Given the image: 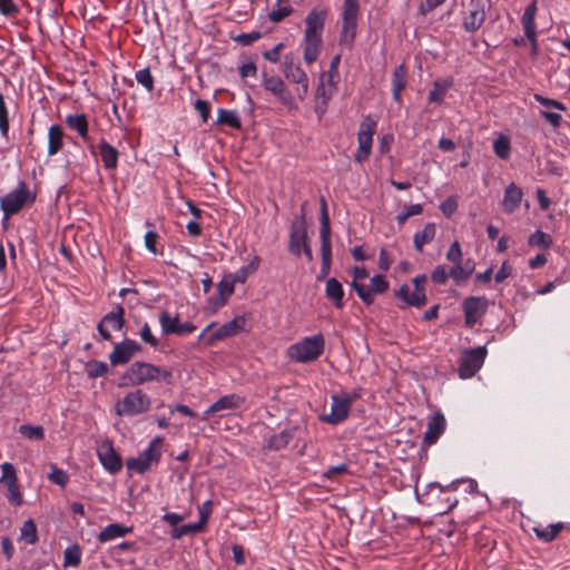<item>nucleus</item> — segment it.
<instances>
[{
	"mask_svg": "<svg viewBox=\"0 0 570 570\" xmlns=\"http://www.w3.org/2000/svg\"><path fill=\"white\" fill-rule=\"evenodd\" d=\"M327 14V9H312L305 18L303 57L308 66L314 63L321 53Z\"/></svg>",
	"mask_w": 570,
	"mask_h": 570,
	"instance_id": "nucleus-1",
	"label": "nucleus"
},
{
	"mask_svg": "<svg viewBox=\"0 0 570 570\" xmlns=\"http://www.w3.org/2000/svg\"><path fill=\"white\" fill-rule=\"evenodd\" d=\"M173 372L153 363L136 361L124 372L125 385L140 386L151 382H170Z\"/></svg>",
	"mask_w": 570,
	"mask_h": 570,
	"instance_id": "nucleus-2",
	"label": "nucleus"
},
{
	"mask_svg": "<svg viewBox=\"0 0 570 570\" xmlns=\"http://www.w3.org/2000/svg\"><path fill=\"white\" fill-rule=\"evenodd\" d=\"M325 348V338L322 333L313 336H305L298 342L289 345L287 356L297 363H309L317 360Z\"/></svg>",
	"mask_w": 570,
	"mask_h": 570,
	"instance_id": "nucleus-3",
	"label": "nucleus"
},
{
	"mask_svg": "<svg viewBox=\"0 0 570 570\" xmlns=\"http://www.w3.org/2000/svg\"><path fill=\"white\" fill-rule=\"evenodd\" d=\"M360 14L358 0H344L341 13L340 43L352 48L357 35V22Z\"/></svg>",
	"mask_w": 570,
	"mask_h": 570,
	"instance_id": "nucleus-4",
	"label": "nucleus"
},
{
	"mask_svg": "<svg viewBox=\"0 0 570 570\" xmlns=\"http://www.w3.org/2000/svg\"><path fill=\"white\" fill-rule=\"evenodd\" d=\"M151 399L140 389H136L125 394V396L115 404V412L119 416H136L149 411Z\"/></svg>",
	"mask_w": 570,
	"mask_h": 570,
	"instance_id": "nucleus-5",
	"label": "nucleus"
},
{
	"mask_svg": "<svg viewBox=\"0 0 570 570\" xmlns=\"http://www.w3.org/2000/svg\"><path fill=\"white\" fill-rule=\"evenodd\" d=\"M36 194L29 190L27 184L20 180L16 188L1 197L0 207L6 218L16 215L24 205L33 203Z\"/></svg>",
	"mask_w": 570,
	"mask_h": 570,
	"instance_id": "nucleus-6",
	"label": "nucleus"
},
{
	"mask_svg": "<svg viewBox=\"0 0 570 570\" xmlns=\"http://www.w3.org/2000/svg\"><path fill=\"white\" fill-rule=\"evenodd\" d=\"M164 439L161 436L154 438L148 444L147 449L144 450L138 458L128 459L126 462L129 471H135L139 474H144L151 466L158 464L161 458V445Z\"/></svg>",
	"mask_w": 570,
	"mask_h": 570,
	"instance_id": "nucleus-7",
	"label": "nucleus"
},
{
	"mask_svg": "<svg viewBox=\"0 0 570 570\" xmlns=\"http://www.w3.org/2000/svg\"><path fill=\"white\" fill-rule=\"evenodd\" d=\"M377 121L371 116H366L360 124L357 132V150L354 160L358 164L364 163L372 151L373 136L376 131Z\"/></svg>",
	"mask_w": 570,
	"mask_h": 570,
	"instance_id": "nucleus-8",
	"label": "nucleus"
},
{
	"mask_svg": "<svg viewBox=\"0 0 570 570\" xmlns=\"http://www.w3.org/2000/svg\"><path fill=\"white\" fill-rule=\"evenodd\" d=\"M413 289L410 285L403 284L396 292V297L403 301L406 306L422 307L426 304V294L424 285L426 283L425 275H419L413 278Z\"/></svg>",
	"mask_w": 570,
	"mask_h": 570,
	"instance_id": "nucleus-9",
	"label": "nucleus"
},
{
	"mask_svg": "<svg viewBox=\"0 0 570 570\" xmlns=\"http://www.w3.org/2000/svg\"><path fill=\"white\" fill-rule=\"evenodd\" d=\"M0 484L7 489V499L9 503L14 507H20L23 500L14 465L10 462H4L0 465Z\"/></svg>",
	"mask_w": 570,
	"mask_h": 570,
	"instance_id": "nucleus-10",
	"label": "nucleus"
},
{
	"mask_svg": "<svg viewBox=\"0 0 570 570\" xmlns=\"http://www.w3.org/2000/svg\"><path fill=\"white\" fill-rule=\"evenodd\" d=\"M487 353L488 351L485 346L464 351L458 370L459 376L463 380L474 376V374L482 367Z\"/></svg>",
	"mask_w": 570,
	"mask_h": 570,
	"instance_id": "nucleus-11",
	"label": "nucleus"
},
{
	"mask_svg": "<svg viewBox=\"0 0 570 570\" xmlns=\"http://www.w3.org/2000/svg\"><path fill=\"white\" fill-rule=\"evenodd\" d=\"M262 83L265 90L273 94L288 110L297 108L292 92L286 88L284 81L279 77L264 73Z\"/></svg>",
	"mask_w": 570,
	"mask_h": 570,
	"instance_id": "nucleus-12",
	"label": "nucleus"
},
{
	"mask_svg": "<svg viewBox=\"0 0 570 570\" xmlns=\"http://www.w3.org/2000/svg\"><path fill=\"white\" fill-rule=\"evenodd\" d=\"M351 287L357 293V296L364 304L371 305L374 302L375 294H382L387 291L389 282L383 275H375L371 278L368 286L358 282H352Z\"/></svg>",
	"mask_w": 570,
	"mask_h": 570,
	"instance_id": "nucleus-13",
	"label": "nucleus"
},
{
	"mask_svg": "<svg viewBox=\"0 0 570 570\" xmlns=\"http://www.w3.org/2000/svg\"><path fill=\"white\" fill-rule=\"evenodd\" d=\"M488 301L483 296H469L462 303L464 322L468 327L474 326L485 314Z\"/></svg>",
	"mask_w": 570,
	"mask_h": 570,
	"instance_id": "nucleus-14",
	"label": "nucleus"
},
{
	"mask_svg": "<svg viewBox=\"0 0 570 570\" xmlns=\"http://www.w3.org/2000/svg\"><path fill=\"white\" fill-rule=\"evenodd\" d=\"M537 11H538V0H532L531 3L524 9V12L521 17V24H522L525 38L531 43L532 55H537V52H538L537 24H535Z\"/></svg>",
	"mask_w": 570,
	"mask_h": 570,
	"instance_id": "nucleus-15",
	"label": "nucleus"
},
{
	"mask_svg": "<svg viewBox=\"0 0 570 570\" xmlns=\"http://www.w3.org/2000/svg\"><path fill=\"white\" fill-rule=\"evenodd\" d=\"M125 308L121 305H117L112 311L107 313L102 320L99 322L97 328L100 336L109 341L111 338L110 328L114 331H119L122 328L125 320Z\"/></svg>",
	"mask_w": 570,
	"mask_h": 570,
	"instance_id": "nucleus-16",
	"label": "nucleus"
},
{
	"mask_svg": "<svg viewBox=\"0 0 570 570\" xmlns=\"http://www.w3.org/2000/svg\"><path fill=\"white\" fill-rule=\"evenodd\" d=\"M331 401V412L328 414H324L321 420L336 425L347 419L351 405L348 404V399L342 396L341 393L333 394Z\"/></svg>",
	"mask_w": 570,
	"mask_h": 570,
	"instance_id": "nucleus-17",
	"label": "nucleus"
},
{
	"mask_svg": "<svg viewBox=\"0 0 570 570\" xmlns=\"http://www.w3.org/2000/svg\"><path fill=\"white\" fill-rule=\"evenodd\" d=\"M321 256L322 261L332 262V243H331V226L330 217L327 214V206L324 198L321 199Z\"/></svg>",
	"mask_w": 570,
	"mask_h": 570,
	"instance_id": "nucleus-18",
	"label": "nucleus"
},
{
	"mask_svg": "<svg viewBox=\"0 0 570 570\" xmlns=\"http://www.w3.org/2000/svg\"><path fill=\"white\" fill-rule=\"evenodd\" d=\"M485 20V1L471 0L469 10L463 19V28L466 32H475Z\"/></svg>",
	"mask_w": 570,
	"mask_h": 570,
	"instance_id": "nucleus-19",
	"label": "nucleus"
},
{
	"mask_svg": "<svg viewBox=\"0 0 570 570\" xmlns=\"http://www.w3.org/2000/svg\"><path fill=\"white\" fill-rule=\"evenodd\" d=\"M161 331L166 335L177 334L187 335L196 330V326L190 322L180 323L178 316H171L168 312H163L159 316Z\"/></svg>",
	"mask_w": 570,
	"mask_h": 570,
	"instance_id": "nucleus-20",
	"label": "nucleus"
},
{
	"mask_svg": "<svg viewBox=\"0 0 570 570\" xmlns=\"http://www.w3.org/2000/svg\"><path fill=\"white\" fill-rule=\"evenodd\" d=\"M141 350L140 345L134 340H124L122 342L115 345L112 352L109 355L111 365H122L129 362L135 353Z\"/></svg>",
	"mask_w": 570,
	"mask_h": 570,
	"instance_id": "nucleus-21",
	"label": "nucleus"
},
{
	"mask_svg": "<svg viewBox=\"0 0 570 570\" xmlns=\"http://www.w3.org/2000/svg\"><path fill=\"white\" fill-rule=\"evenodd\" d=\"M446 421L442 413H434L428 421L426 431L423 438V444L431 446L438 442L440 436L444 433Z\"/></svg>",
	"mask_w": 570,
	"mask_h": 570,
	"instance_id": "nucleus-22",
	"label": "nucleus"
},
{
	"mask_svg": "<svg viewBox=\"0 0 570 570\" xmlns=\"http://www.w3.org/2000/svg\"><path fill=\"white\" fill-rule=\"evenodd\" d=\"M246 320L244 316H236L232 321L219 326L208 337V344L237 335L244 330Z\"/></svg>",
	"mask_w": 570,
	"mask_h": 570,
	"instance_id": "nucleus-23",
	"label": "nucleus"
},
{
	"mask_svg": "<svg viewBox=\"0 0 570 570\" xmlns=\"http://www.w3.org/2000/svg\"><path fill=\"white\" fill-rule=\"evenodd\" d=\"M307 244V229L304 223H294L292 225L289 235V252L296 256H299L302 254V248Z\"/></svg>",
	"mask_w": 570,
	"mask_h": 570,
	"instance_id": "nucleus-24",
	"label": "nucleus"
},
{
	"mask_svg": "<svg viewBox=\"0 0 570 570\" xmlns=\"http://www.w3.org/2000/svg\"><path fill=\"white\" fill-rule=\"evenodd\" d=\"M98 456L102 466L115 474L122 468L121 459L111 445H102L98 449Z\"/></svg>",
	"mask_w": 570,
	"mask_h": 570,
	"instance_id": "nucleus-25",
	"label": "nucleus"
},
{
	"mask_svg": "<svg viewBox=\"0 0 570 570\" xmlns=\"http://www.w3.org/2000/svg\"><path fill=\"white\" fill-rule=\"evenodd\" d=\"M242 403V397L235 394L222 396L215 403H213L202 415L203 420H208L209 415L225 411L237 409Z\"/></svg>",
	"mask_w": 570,
	"mask_h": 570,
	"instance_id": "nucleus-26",
	"label": "nucleus"
},
{
	"mask_svg": "<svg viewBox=\"0 0 570 570\" xmlns=\"http://www.w3.org/2000/svg\"><path fill=\"white\" fill-rule=\"evenodd\" d=\"M522 189L518 187L514 183H511L504 190V196L502 200L503 212L507 214H512L520 206L522 200Z\"/></svg>",
	"mask_w": 570,
	"mask_h": 570,
	"instance_id": "nucleus-27",
	"label": "nucleus"
},
{
	"mask_svg": "<svg viewBox=\"0 0 570 570\" xmlns=\"http://www.w3.org/2000/svg\"><path fill=\"white\" fill-rule=\"evenodd\" d=\"M325 296L337 309H342L344 307V289L342 284L335 277H331L326 281Z\"/></svg>",
	"mask_w": 570,
	"mask_h": 570,
	"instance_id": "nucleus-28",
	"label": "nucleus"
},
{
	"mask_svg": "<svg viewBox=\"0 0 570 570\" xmlns=\"http://www.w3.org/2000/svg\"><path fill=\"white\" fill-rule=\"evenodd\" d=\"M65 131L60 125H51L48 129V156L57 155L63 148Z\"/></svg>",
	"mask_w": 570,
	"mask_h": 570,
	"instance_id": "nucleus-29",
	"label": "nucleus"
},
{
	"mask_svg": "<svg viewBox=\"0 0 570 570\" xmlns=\"http://www.w3.org/2000/svg\"><path fill=\"white\" fill-rule=\"evenodd\" d=\"M132 531L131 527H126L119 523H111L105 527L98 534L97 539L100 543L122 538Z\"/></svg>",
	"mask_w": 570,
	"mask_h": 570,
	"instance_id": "nucleus-30",
	"label": "nucleus"
},
{
	"mask_svg": "<svg viewBox=\"0 0 570 570\" xmlns=\"http://www.w3.org/2000/svg\"><path fill=\"white\" fill-rule=\"evenodd\" d=\"M98 150L106 169H115L118 165V150L106 140L98 144Z\"/></svg>",
	"mask_w": 570,
	"mask_h": 570,
	"instance_id": "nucleus-31",
	"label": "nucleus"
},
{
	"mask_svg": "<svg viewBox=\"0 0 570 570\" xmlns=\"http://www.w3.org/2000/svg\"><path fill=\"white\" fill-rule=\"evenodd\" d=\"M335 92L336 91H334V89H331V86L320 83L317 85L315 92V112L318 115V117H322L326 112L328 102Z\"/></svg>",
	"mask_w": 570,
	"mask_h": 570,
	"instance_id": "nucleus-32",
	"label": "nucleus"
},
{
	"mask_svg": "<svg viewBox=\"0 0 570 570\" xmlns=\"http://www.w3.org/2000/svg\"><path fill=\"white\" fill-rule=\"evenodd\" d=\"M406 69L404 65H400L394 69L392 78V96L397 102L401 101V92L406 86Z\"/></svg>",
	"mask_w": 570,
	"mask_h": 570,
	"instance_id": "nucleus-33",
	"label": "nucleus"
},
{
	"mask_svg": "<svg viewBox=\"0 0 570 570\" xmlns=\"http://www.w3.org/2000/svg\"><path fill=\"white\" fill-rule=\"evenodd\" d=\"M65 121L66 125L77 131L82 139L88 138V120L85 114L68 115Z\"/></svg>",
	"mask_w": 570,
	"mask_h": 570,
	"instance_id": "nucleus-34",
	"label": "nucleus"
},
{
	"mask_svg": "<svg viewBox=\"0 0 570 570\" xmlns=\"http://www.w3.org/2000/svg\"><path fill=\"white\" fill-rule=\"evenodd\" d=\"M473 271L474 264L472 261H466L464 263L461 261L460 263L454 264L452 268H450V275L456 284H461L469 278Z\"/></svg>",
	"mask_w": 570,
	"mask_h": 570,
	"instance_id": "nucleus-35",
	"label": "nucleus"
},
{
	"mask_svg": "<svg viewBox=\"0 0 570 570\" xmlns=\"http://www.w3.org/2000/svg\"><path fill=\"white\" fill-rule=\"evenodd\" d=\"M435 225L432 223L426 224L422 230L416 232L413 236L415 249L419 250L420 253L423 252V246L433 240V238L435 237Z\"/></svg>",
	"mask_w": 570,
	"mask_h": 570,
	"instance_id": "nucleus-36",
	"label": "nucleus"
},
{
	"mask_svg": "<svg viewBox=\"0 0 570 570\" xmlns=\"http://www.w3.org/2000/svg\"><path fill=\"white\" fill-rule=\"evenodd\" d=\"M292 435L287 431L273 434L265 440L264 448L271 451H279L284 449L291 441Z\"/></svg>",
	"mask_w": 570,
	"mask_h": 570,
	"instance_id": "nucleus-37",
	"label": "nucleus"
},
{
	"mask_svg": "<svg viewBox=\"0 0 570 570\" xmlns=\"http://www.w3.org/2000/svg\"><path fill=\"white\" fill-rule=\"evenodd\" d=\"M216 122L219 125H227L234 129L242 128V121L236 110L219 108Z\"/></svg>",
	"mask_w": 570,
	"mask_h": 570,
	"instance_id": "nucleus-38",
	"label": "nucleus"
},
{
	"mask_svg": "<svg viewBox=\"0 0 570 570\" xmlns=\"http://www.w3.org/2000/svg\"><path fill=\"white\" fill-rule=\"evenodd\" d=\"M562 529H563V523L558 522V523L549 524L547 527H534L533 531L540 540H542L544 542H550L557 538V535L560 533V531Z\"/></svg>",
	"mask_w": 570,
	"mask_h": 570,
	"instance_id": "nucleus-39",
	"label": "nucleus"
},
{
	"mask_svg": "<svg viewBox=\"0 0 570 570\" xmlns=\"http://www.w3.org/2000/svg\"><path fill=\"white\" fill-rule=\"evenodd\" d=\"M81 556L82 552L79 544L75 543L67 547L63 551V567H79L81 563Z\"/></svg>",
	"mask_w": 570,
	"mask_h": 570,
	"instance_id": "nucleus-40",
	"label": "nucleus"
},
{
	"mask_svg": "<svg viewBox=\"0 0 570 570\" xmlns=\"http://www.w3.org/2000/svg\"><path fill=\"white\" fill-rule=\"evenodd\" d=\"M108 365L106 362L91 360L85 365V371L89 379H97L105 376L108 373Z\"/></svg>",
	"mask_w": 570,
	"mask_h": 570,
	"instance_id": "nucleus-41",
	"label": "nucleus"
},
{
	"mask_svg": "<svg viewBox=\"0 0 570 570\" xmlns=\"http://www.w3.org/2000/svg\"><path fill=\"white\" fill-rule=\"evenodd\" d=\"M20 540L28 544H35L38 541L37 527L33 520L29 519L23 522L20 529Z\"/></svg>",
	"mask_w": 570,
	"mask_h": 570,
	"instance_id": "nucleus-42",
	"label": "nucleus"
},
{
	"mask_svg": "<svg viewBox=\"0 0 570 570\" xmlns=\"http://www.w3.org/2000/svg\"><path fill=\"white\" fill-rule=\"evenodd\" d=\"M284 72L285 77L294 83L302 85L308 82L307 73L298 66L291 63L286 66Z\"/></svg>",
	"mask_w": 570,
	"mask_h": 570,
	"instance_id": "nucleus-43",
	"label": "nucleus"
},
{
	"mask_svg": "<svg viewBox=\"0 0 570 570\" xmlns=\"http://www.w3.org/2000/svg\"><path fill=\"white\" fill-rule=\"evenodd\" d=\"M493 151L501 159H508L510 157L511 144L507 136L500 135L493 141Z\"/></svg>",
	"mask_w": 570,
	"mask_h": 570,
	"instance_id": "nucleus-44",
	"label": "nucleus"
},
{
	"mask_svg": "<svg viewBox=\"0 0 570 570\" xmlns=\"http://www.w3.org/2000/svg\"><path fill=\"white\" fill-rule=\"evenodd\" d=\"M528 243L530 246L547 249L552 245V237L542 230H535L529 236Z\"/></svg>",
	"mask_w": 570,
	"mask_h": 570,
	"instance_id": "nucleus-45",
	"label": "nucleus"
},
{
	"mask_svg": "<svg viewBox=\"0 0 570 570\" xmlns=\"http://www.w3.org/2000/svg\"><path fill=\"white\" fill-rule=\"evenodd\" d=\"M136 81L142 86L147 92H153L155 89V79L149 68L139 69L135 72Z\"/></svg>",
	"mask_w": 570,
	"mask_h": 570,
	"instance_id": "nucleus-46",
	"label": "nucleus"
},
{
	"mask_svg": "<svg viewBox=\"0 0 570 570\" xmlns=\"http://www.w3.org/2000/svg\"><path fill=\"white\" fill-rule=\"evenodd\" d=\"M19 433L33 441H41L45 438V430L40 425L22 424L19 426Z\"/></svg>",
	"mask_w": 570,
	"mask_h": 570,
	"instance_id": "nucleus-47",
	"label": "nucleus"
},
{
	"mask_svg": "<svg viewBox=\"0 0 570 570\" xmlns=\"http://www.w3.org/2000/svg\"><path fill=\"white\" fill-rule=\"evenodd\" d=\"M238 281L235 279L234 275L224 277L217 285L219 295L222 296V304H225L226 297L234 293L235 284Z\"/></svg>",
	"mask_w": 570,
	"mask_h": 570,
	"instance_id": "nucleus-48",
	"label": "nucleus"
},
{
	"mask_svg": "<svg viewBox=\"0 0 570 570\" xmlns=\"http://www.w3.org/2000/svg\"><path fill=\"white\" fill-rule=\"evenodd\" d=\"M261 264L259 256H254L250 263L247 266H243L238 271H236L233 275L238 283H245L248 275L253 272H255Z\"/></svg>",
	"mask_w": 570,
	"mask_h": 570,
	"instance_id": "nucleus-49",
	"label": "nucleus"
},
{
	"mask_svg": "<svg viewBox=\"0 0 570 570\" xmlns=\"http://www.w3.org/2000/svg\"><path fill=\"white\" fill-rule=\"evenodd\" d=\"M9 111L3 95L0 92V134L4 139L9 137Z\"/></svg>",
	"mask_w": 570,
	"mask_h": 570,
	"instance_id": "nucleus-50",
	"label": "nucleus"
},
{
	"mask_svg": "<svg viewBox=\"0 0 570 570\" xmlns=\"http://www.w3.org/2000/svg\"><path fill=\"white\" fill-rule=\"evenodd\" d=\"M205 528L199 522L183 524L174 529L171 537L174 539H180L184 535L202 532Z\"/></svg>",
	"mask_w": 570,
	"mask_h": 570,
	"instance_id": "nucleus-51",
	"label": "nucleus"
},
{
	"mask_svg": "<svg viewBox=\"0 0 570 570\" xmlns=\"http://www.w3.org/2000/svg\"><path fill=\"white\" fill-rule=\"evenodd\" d=\"M533 98H534V100L537 102H539L543 107L553 108V109H557L559 111H564L567 109V107L561 101L552 99V98L544 97V96H542L540 94H534Z\"/></svg>",
	"mask_w": 570,
	"mask_h": 570,
	"instance_id": "nucleus-52",
	"label": "nucleus"
},
{
	"mask_svg": "<svg viewBox=\"0 0 570 570\" xmlns=\"http://www.w3.org/2000/svg\"><path fill=\"white\" fill-rule=\"evenodd\" d=\"M448 90L446 85H442L441 82H434L433 89L429 92V101L441 104L444 99L445 92Z\"/></svg>",
	"mask_w": 570,
	"mask_h": 570,
	"instance_id": "nucleus-53",
	"label": "nucleus"
},
{
	"mask_svg": "<svg viewBox=\"0 0 570 570\" xmlns=\"http://www.w3.org/2000/svg\"><path fill=\"white\" fill-rule=\"evenodd\" d=\"M451 277L450 275V269L448 271L446 266L444 265H438L432 274H431V279L434 284H444L448 278Z\"/></svg>",
	"mask_w": 570,
	"mask_h": 570,
	"instance_id": "nucleus-54",
	"label": "nucleus"
},
{
	"mask_svg": "<svg viewBox=\"0 0 570 570\" xmlns=\"http://www.w3.org/2000/svg\"><path fill=\"white\" fill-rule=\"evenodd\" d=\"M48 478L52 483L58 484L62 488L66 487L69 480L68 474L63 470L58 469L57 466H52V471L50 472Z\"/></svg>",
	"mask_w": 570,
	"mask_h": 570,
	"instance_id": "nucleus-55",
	"label": "nucleus"
},
{
	"mask_svg": "<svg viewBox=\"0 0 570 570\" xmlns=\"http://www.w3.org/2000/svg\"><path fill=\"white\" fill-rule=\"evenodd\" d=\"M139 336L141 341H144L146 344L157 347L159 345V341L151 333V330L148 325V323H145L139 332Z\"/></svg>",
	"mask_w": 570,
	"mask_h": 570,
	"instance_id": "nucleus-56",
	"label": "nucleus"
},
{
	"mask_svg": "<svg viewBox=\"0 0 570 570\" xmlns=\"http://www.w3.org/2000/svg\"><path fill=\"white\" fill-rule=\"evenodd\" d=\"M458 209V200L455 196L448 197L444 202L440 204V210L446 216L450 217Z\"/></svg>",
	"mask_w": 570,
	"mask_h": 570,
	"instance_id": "nucleus-57",
	"label": "nucleus"
},
{
	"mask_svg": "<svg viewBox=\"0 0 570 570\" xmlns=\"http://www.w3.org/2000/svg\"><path fill=\"white\" fill-rule=\"evenodd\" d=\"M19 12L18 6L13 0H0V13L6 17H13Z\"/></svg>",
	"mask_w": 570,
	"mask_h": 570,
	"instance_id": "nucleus-58",
	"label": "nucleus"
},
{
	"mask_svg": "<svg viewBox=\"0 0 570 570\" xmlns=\"http://www.w3.org/2000/svg\"><path fill=\"white\" fill-rule=\"evenodd\" d=\"M446 259L453 264L462 261V250L459 242H453L446 253Z\"/></svg>",
	"mask_w": 570,
	"mask_h": 570,
	"instance_id": "nucleus-59",
	"label": "nucleus"
},
{
	"mask_svg": "<svg viewBox=\"0 0 570 570\" xmlns=\"http://www.w3.org/2000/svg\"><path fill=\"white\" fill-rule=\"evenodd\" d=\"M195 109L199 112L203 122H207L210 115V106L208 101L203 99H197L195 101Z\"/></svg>",
	"mask_w": 570,
	"mask_h": 570,
	"instance_id": "nucleus-60",
	"label": "nucleus"
},
{
	"mask_svg": "<svg viewBox=\"0 0 570 570\" xmlns=\"http://www.w3.org/2000/svg\"><path fill=\"white\" fill-rule=\"evenodd\" d=\"M540 116L547 120L553 128H559L561 125L562 116L558 112L541 110Z\"/></svg>",
	"mask_w": 570,
	"mask_h": 570,
	"instance_id": "nucleus-61",
	"label": "nucleus"
},
{
	"mask_svg": "<svg viewBox=\"0 0 570 570\" xmlns=\"http://www.w3.org/2000/svg\"><path fill=\"white\" fill-rule=\"evenodd\" d=\"M157 239L158 234L155 230H148L145 235V246L154 255L158 254V250L156 248Z\"/></svg>",
	"mask_w": 570,
	"mask_h": 570,
	"instance_id": "nucleus-62",
	"label": "nucleus"
},
{
	"mask_svg": "<svg viewBox=\"0 0 570 570\" xmlns=\"http://www.w3.org/2000/svg\"><path fill=\"white\" fill-rule=\"evenodd\" d=\"M198 513H199V523H202V525L205 528L208 519H209V515L212 513V501L210 500H207L205 501L199 508H198Z\"/></svg>",
	"mask_w": 570,
	"mask_h": 570,
	"instance_id": "nucleus-63",
	"label": "nucleus"
},
{
	"mask_svg": "<svg viewBox=\"0 0 570 570\" xmlns=\"http://www.w3.org/2000/svg\"><path fill=\"white\" fill-rule=\"evenodd\" d=\"M291 12H292V8L291 7H282V8H278L276 10H273L269 13V19L273 22H279L284 18H286L287 16H289Z\"/></svg>",
	"mask_w": 570,
	"mask_h": 570,
	"instance_id": "nucleus-64",
	"label": "nucleus"
}]
</instances>
